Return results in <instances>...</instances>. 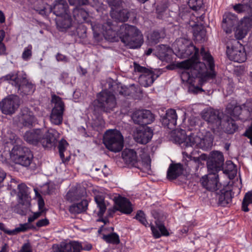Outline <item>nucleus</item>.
<instances>
[{
  "instance_id": "obj_9",
  "label": "nucleus",
  "mask_w": 252,
  "mask_h": 252,
  "mask_svg": "<svg viewBox=\"0 0 252 252\" xmlns=\"http://www.w3.org/2000/svg\"><path fill=\"white\" fill-rule=\"evenodd\" d=\"M20 104V99L17 95H9L0 101V110L5 115H11L15 112Z\"/></svg>"
},
{
  "instance_id": "obj_2",
  "label": "nucleus",
  "mask_w": 252,
  "mask_h": 252,
  "mask_svg": "<svg viewBox=\"0 0 252 252\" xmlns=\"http://www.w3.org/2000/svg\"><path fill=\"white\" fill-rule=\"evenodd\" d=\"M59 135L55 129H49L45 132L43 129L35 128L27 131L24 139L30 144L36 146L40 144L45 148L51 149L55 147Z\"/></svg>"
},
{
  "instance_id": "obj_20",
  "label": "nucleus",
  "mask_w": 252,
  "mask_h": 252,
  "mask_svg": "<svg viewBox=\"0 0 252 252\" xmlns=\"http://www.w3.org/2000/svg\"><path fill=\"white\" fill-rule=\"evenodd\" d=\"M122 157L129 166L139 168V160L136 152L133 149H125L122 152Z\"/></svg>"
},
{
  "instance_id": "obj_30",
  "label": "nucleus",
  "mask_w": 252,
  "mask_h": 252,
  "mask_svg": "<svg viewBox=\"0 0 252 252\" xmlns=\"http://www.w3.org/2000/svg\"><path fill=\"white\" fill-rule=\"evenodd\" d=\"M94 201L97 205V207L99 209V211L97 213V215L99 217L97 221H102L105 223V220L103 219V216L106 210V206L104 202V198L102 195H96L94 197Z\"/></svg>"
},
{
  "instance_id": "obj_54",
  "label": "nucleus",
  "mask_w": 252,
  "mask_h": 252,
  "mask_svg": "<svg viewBox=\"0 0 252 252\" xmlns=\"http://www.w3.org/2000/svg\"><path fill=\"white\" fill-rule=\"evenodd\" d=\"M49 224V220L46 219H43L38 220L36 223V226L38 227H41L48 225Z\"/></svg>"
},
{
  "instance_id": "obj_11",
  "label": "nucleus",
  "mask_w": 252,
  "mask_h": 252,
  "mask_svg": "<svg viewBox=\"0 0 252 252\" xmlns=\"http://www.w3.org/2000/svg\"><path fill=\"white\" fill-rule=\"evenodd\" d=\"M216 172H209V174L202 177L200 182L202 186L208 190L214 193L217 190H219L221 185L219 182V175Z\"/></svg>"
},
{
  "instance_id": "obj_27",
  "label": "nucleus",
  "mask_w": 252,
  "mask_h": 252,
  "mask_svg": "<svg viewBox=\"0 0 252 252\" xmlns=\"http://www.w3.org/2000/svg\"><path fill=\"white\" fill-rule=\"evenodd\" d=\"M157 54L159 59L166 62L172 61V49L166 45L161 44L157 47Z\"/></svg>"
},
{
  "instance_id": "obj_1",
  "label": "nucleus",
  "mask_w": 252,
  "mask_h": 252,
  "mask_svg": "<svg viewBox=\"0 0 252 252\" xmlns=\"http://www.w3.org/2000/svg\"><path fill=\"white\" fill-rule=\"evenodd\" d=\"M176 44L181 58L190 57L177 64L178 67L183 69L180 74L183 82L194 86L195 79L203 83L216 76L214 58L209 51L202 47L199 53V49L185 38L179 39Z\"/></svg>"
},
{
  "instance_id": "obj_25",
  "label": "nucleus",
  "mask_w": 252,
  "mask_h": 252,
  "mask_svg": "<svg viewBox=\"0 0 252 252\" xmlns=\"http://www.w3.org/2000/svg\"><path fill=\"white\" fill-rule=\"evenodd\" d=\"M183 154L187 156L189 159V160L186 162L187 166L189 169L197 170L201 164V160H206L207 158V156L206 154H202L199 157H193L191 155H189L187 152H184Z\"/></svg>"
},
{
  "instance_id": "obj_40",
  "label": "nucleus",
  "mask_w": 252,
  "mask_h": 252,
  "mask_svg": "<svg viewBox=\"0 0 252 252\" xmlns=\"http://www.w3.org/2000/svg\"><path fill=\"white\" fill-rule=\"evenodd\" d=\"M238 126L235 121L231 117H228L226 120L225 128L227 133H234L238 129Z\"/></svg>"
},
{
  "instance_id": "obj_38",
  "label": "nucleus",
  "mask_w": 252,
  "mask_h": 252,
  "mask_svg": "<svg viewBox=\"0 0 252 252\" xmlns=\"http://www.w3.org/2000/svg\"><path fill=\"white\" fill-rule=\"evenodd\" d=\"M82 196L83 194H81L80 189L72 188L66 193L65 199L69 202H73L79 200Z\"/></svg>"
},
{
  "instance_id": "obj_13",
  "label": "nucleus",
  "mask_w": 252,
  "mask_h": 252,
  "mask_svg": "<svg viewBox=\"0 0 252 252\" xmlns=\"http://www.w3.org/2000/svg\"><path fill=\"white\" fill-rule=\"evenodd\" d=\"M223 163V154L219 151L212 152L207 162L208 172H218L222 169Z\"/></svg>"
},
{
  "instance_id": "obj_7",
  "label": "nucleus",
  "mask_w": 252,
  "mask_h": 252,
  "mask_svg": "<svg viewBox=\"0 0 252 252\" xmlns=\"http://www.w3.org/2000/svg\"><path fill=\"white\" fill-rule=\"evenodd\" d=\"M10 156L16 163L23 166L28 167L34 164L33 155L31 151L27 147L14 146L10 153Z\"/></svg>"
},
{
  "instance_id": "obj_21",
  "label": "nucleus",
  "mask_w": 252,
  "mask_h": 252,
  "mask_svg": "<svg viewBox=\"0 0 252 252\" xmlns=\"http://www.w3.org/2000/svg\"><path fill=\"white\" fill-rule=\"evenodd\" d=\"M115 203L116 210L123 214L129 215L133 211L131 202L126 197L119 196L115 198Z\"/></svg>"
},
{
  "instance_id": "obj_64",
  "label": "nucleus",
  "mask_w": 252,
  "mask_h": 252,
  "mask_svg": "<svg viewBox=\"0 0 252 252\" xmlns=\"http://www.w3.org/2000/svg\"><path fill=\"white\" fill-rule=\"evenodd\" d=\"M38 208L40 210L43 208L44 206V202L43 199H40L38 202Z\"/></svg>"
},
{
  "instance_id": "obj_5",
  "label": "nucleus",
  "mask_w": 252,
  "mask_h": 252,
  "mask_svg": "<svg viewBox=\"0 0 252 252\" xmlns=\"http://www.w3.org/2000/svg\"><path fill=\"white\" fill-rule=\"evenodd\" d=\"M117 102L115 95L107 90H102L96 95V99L90 104V108L95 113L99 111L110 113L116 107Z\"/></svg>"
},
{
  "instance_id": "obj_50",
  "label": "nucleus",
  "mask_w": 252,
  "mask_h": 252,
  "mask_svg": "<svg viewBox=\"0 0 252 252\" xmlns=\"http://www.w3.org/2000/svg\"><path fill=\"white\" fill-rule=\"evenodd\" d=\"M107 2L111 7L110 11H113L120 8L122 0H107Z\"/></svg>"
},
{
  "instance_id": "obj_48",
  "label": "nucleus",
  "mask_w": 252,
  "mask_h": 252,
  "mask_svg": "<svg viewBox=\"0 0 252 252\" xmlns=\"http://www.w3.org/2000/svg\"><path fill=\"white\" fill-rule=\"evenodd\" d=\"M134 219L138 220L141 224L144 225L145 226L147 227L148 222L146 219V215L143 211L139 210L137 211Z\"/></svg>"
},
{
  "instance_id": "obj_23",
  "label": "nucleus",
  "mask_w": 252,
  "mask_h": 252,
  "mask_svg": "<svg viewBox=\"0 0 252 252\" xmlns=\"http://www.w3.org/2000/svg\"><path fill=\"white\" fill-rule=\"evenodd\" d=\"M237 16L235 14L229 12L223 15L221 26L226 33H229L232 32L233 28L237 24Z\"/></svg>"
},
{
  "instance_id": "obj_35",
  "label": "nucleus",
  "mask_w": 252,
  "mask_h": 252,
  "mask_svg": "<svg viewBox=\"0 0 252 252\" xmlns=\"http://www.w3.org/2000/svg\"><path fill=\"white\" fill-rule=\"evenodd\" d=\"M200 141L201 138L194 133H190L186 137L184 141L187 148L189 147L198 148V144Z\"/></svg>"
},
{
  "instance_id": "obj_26",
  "label": "nucleus",
  "mask_w": 252,
  "mask_h": 252,
  "mask_svg": "<svg viewBox=\"0 0 252 252\" xmlns=\"http://www.w3.org/2000/svg\"><path fill=\"white\" fill-rule=\"evenodd\" d=\"M183 166L181 163H171L167 172V178L173 180L180 176L183 172Z\"/></svg>"
},
{
  "instance_id": "obj_4",
  "label": "nucleus",
  "mask_w": 252,
  "mask_h": 252,
  "mask_svg": "<svg viewBox=\"0 0 252 252\" xmlns=\"http://www.w3.org/2000/svg\"><path fill=\"white\" fill-rule=\"evenodd\" d=\"M15 87L18 93L24 96L32 94L35 90V86L30 81L25 73L11 72L1 78Z\"/></svg>"
},
{
  "instance_id": "obj_16",
  "label": "nucleus",
  "mask_w": 252,
  "mask_h": 252,
  "mask_svg": "<svg viewBox=\"0 0 252 252\" xmlns=\"http://www.w3.org/2000/svg\"><path fill=\"white\" fill-rule=\"evenodd\" d=\"M202 118L208 124L212 126V129L219 128L221 123V115L217 110L210 109L205 112Z\"/></svg>"
},
{
  "instance_id": "obj_41",
  "label": "nucleus",
  "mask_w": 252,
  "mask_h": 252,
  "mask_svg": "<svg viewBox=\"0 0 252 252\" xmlns=\"http://www.w3.org/2000/svg\"><path fill=\"white\" fill-rule=\"evenodd\" d=\"M193 35L196 41L203 42L206 39V30L203 28H196L194 30Z\"/></svg>"
},
{
  "instance_id": "obj_14",
  "label": "nucleus",
  "mask_w": 252,
  "mask_h": 252,
  "mask_svg": "<svg viewBox=\"0 0 252 252\" xmlns=\"http://www.w3.org/2000/svg\"><path fill=\"white\" fill-rule=\"evenodd\" d=\"M133 67L135 72L141 73L139 79L143 86L147 87L153 84L155 81V74L153 71L135 62L133 63Z\"/></svg>"
},
{
  "instance_id": "obj_31",
  "label": "nucleus",
  "mask_w": 252,
  "mask_h": 252,
  "mask_svg": "<svg viewBox=\"0 0 252 252\" xmlns=\"http://www.w3.org/2000/svg\"><path fill=\"white\" fill-rule=\"evenodd\" d=\"M156 227L153 225L150 224L151 229L152 231L153 236L156 238H159L161 235L168 236L169 232L166 227L160 221H156Z\"/></svg>"
},
{
  "instance_id": "obj_28",
  "label": "nucleus",
  "mask_w": 252,
  "mask_h": 252,
  "mask_svg": "<svg viewBox=\"0 0 252 252\" xmlns=\"http://www.w3.org/2000/svg\"><path fill=\"white\" fill-rule=\"evenodd\" d=\"M56 22L58 29L62 32L66 31L72 25V19L70 14L58 17Z\"/></svg>"
},
{
  "instance_id": "obj_53",
  "label": "nucleus",
  "mask_w": 252,
  "mask_h": 252,
  "mask_svg": "<svg viewBox=\"0 0 252 252\" xmlns=\"http://www.w3.org/2000/svg\"><path fill=\"white\" fill-rule=\"evenodd\" d=\"M56 59L58 62H62L64 63L69 62V60L68 58L60 53H58L56 55Z\"/></svg>"
},
{
  "instance_id": "obj_58",
  "label": "nucleus",
  "mask_w": 252,
  "mask_h": 252,
  "mask_svg": "<svg viewBox=\"0 0 252 252\" xmlns=\"http://www.w3.org/2000/svg\"><path fill=\"white\" fill-rule=\"evenodd\" d=\"M5 177L6 173L0 168V189L3 186V182Z\"/></svg>"
},
{
  "instance_id": "obj_29",
  "label": "nucleus",
  "mask_w": 252,
  "mask_h": 252,
  "mask_svg": "<svg viewBox=\"0 0 252 252\" xmlns=\"http://www.w3.org/2000/svg\"><path fill=\"white\" fill-rule=\"evenodd\" d=\"M35 121V118L32 112L26 108L22 111L21 123L24 126L31 127Z\"/></svg>"
},
{
  "instance_id": "obj_3",
  "label": "nucleus",
  "mask_w": 252,
  "mask_h": 252,
  "mask_svg": "<svg viewBox=\"0 0 252 252\" xmlns=\"http://www.w3.org/2000/svg\"><path fill=\"white\" fill-rule=\"evenodd\" d=\"M118 35L121 41L129 48H139L143 43V34L134 26L122 24L118 30Z\"/></svg>"
},
{
  "instance_id": "obj_33",
  "label": "nucleus",
  "mask_w": 252,
  "mask_h": 252,
  "mask_svg": "<svg viewBox=\"0 0 252 252\" xmlns=\"http://www.w3.org/2000/svg\"><path fill=\"white\" fill-rule=\"evenodd\" d=\"M72 14L74 21L77 24L82 23L86 21L89 16L88 12L77 7L74 8Z\"/></svg>"
},
{
  "instance_id": "obj_60",
  "label": "nucleus",
  "mask_w": 252,
  "mask_h": 252,
  "mask_svg": "<svg viewBox=\"0 0 252 252\" xmlns=\"http://www.w3.org/2000/svg\"><path fill=\"white\" fill-rule=\"evenodd\" d=\"M68 78V73L65 72H62L59 77V80L65 83Z\"/></svg>"
},
{
  "instance_id": "obj_19",
  "label": "nucleus",
  "mask_w": 252,
  "mask_h": 252,
  "mask_svg": "<svg viewBox=\"0 0 252 252\" xmlns=\"http://www.w3.org/2000/svg\"><path fill=\"white\" fill-rule=\"evenodd\" d=\"M177 115L175 110L169 109L165 114L161 116V121L162 125L170 129H173L177 124Z\"/></svg>"
},
{
  "instance_id": "obj_42",
  "label": "nucleus",
  "mask_w": 252,
  "mask_h": 252,
  "mask_svg": "<svg viewBox=\"0 0 252 252\" xmlns=\"http://www.w3.org/2000/svg\"><path fill=\"white\" fill-rule=\"evenodd\" d=\"M102 239L107 243L114 245H118L120 242L119 235L115 232L107 235L103 234Z\"/></svg>"
},
{
  "instance_id": "obj_24",
  "label": "nucleus",
  "mask_w": 252,
  "mask_h": 252,
  "mask_svg": "<svg viewBox=\"0 0 252 252\" xmlns=\"http://www.w3.org/2000/svg\"><path fill=\"white\" fill-rule=\"evenodd\" d=\"M153 132L150 127H143L137 130L135 134L134 138L137 143L146 144L148 143L152 138Z\"/></svg>"
},
{
  "instance_id": "obj_10",
  "label": "nucleus",
  "mask_w": 252,
  "mask_h": 252,
  "mask_svg": "<svg viewBox=\"0 0 252 252\" xmlns=\"http://www.w3.org/2000/svg\"><path fill=\"white\" fill-rule=\"evenodd\" d=\"M231 47L227 46L226 54L230 60L238 63L244 62L247 59L244 47L238 41Z\"/></svg>"
},
{
  "instance_id": "obj_32",
  "label": "nucleus",
  "mask_w": 252,
  "mask_h": 252,
  "mask_svg": "<svg viewBox=\"0 0 252 252\" xmlns=\"http://www.w3.org/2000/svg\"><path fill=\"white\" fill-rule=\"evenodd\" d=\"M88 206V201L83 199L81 202L72 204L69 207V211L71 214H78L85 212Z\"/></svg>"
},
{
  "instance_id": "obj_18",
  "label": "nucleus",
  "mask_w": 252,
  "mask_h": 252,
  "mask_svg": "<svg viewBox=\"0 0 252 252\" xmlns=\"http://www.w3.org/2000/svg\"><path fill=\"white\" fill-rule=\"evenodd\" d=\"M50 10L58 17L70 14L68 5L65 0H55L50 7Z\"/></svg>"
},
{
  "instance_id": "obj_6",
  "label": "nucleus",
  "mask_w": 252,
  "mask_h": 252,
  "mask_svg": "<svg viewBox=\"0 0 252 252\" xmlns=\"http://www.w3.org/2000/svg\"><path fill=\"white\" fill-rule=\"evenodd\" d=\"M103 141L109 150L115 153L121 151L124 146L123 136L117 129L107 130L103 136Z\"/></svg>"
},
{
  "instance_id": "obj_61",
  "label": "nucleus",
  "mask_w": 252,
  "mask_h": 252,
  "mask_svg": "<svg viewBox=\"0 0 252 252\" xmlns=\"http://www.w3.org/2000/svg\"><path fill=\"white\" fill-rule=\"evenodd\" d=\"M244 135H252V123L249 128L246 130Z\"/></svg>"
},
{
  "instance_id": "obj_8",
  "label": "nucleus",
  "mask_w": 252,
  "mask_h": 252,
  "mask_svg": "<svg viewBox=\"0 0 252 252\" xmlns=\"http://www.w3.org/2000/svg\"><path fill=\"white\" fill-rule=\"evenodd\" d=\"M51 101L54 104L50 115L51 123L56 125L62 124L63 114L64 111V104L61 97L55 94L52 95Z\"/></svg>"
},
{
  "instance_id": "obj_34",
  "label": "nucleus",
  "mask_w": 252,
  "mask_h": 252,
  "mask_svg": "<svg viewBox=\"0 0 252 252\" xmlns=\"http://www.w3.org/2000/svg\"><path fill=\"white\" fill-rule=\"evenodd\" d=\"M110 15L112 18L121 22L126 21L129 18V13L126 10H116L110 11Z\"/></svg>"
},
{
  "instance_id": "obj_17",
  "label": "nucleus",
  "mask_w": 252,
  "mask_h": 252,
  "mask_svg": "<svg viewBox=\"0 0 252 252\" xmlns=\"http://www.w3.org/2000/svg\"><path fill=\"white\" fill-rule=\"evenodd\" d=\"M103 34L105 38L110 41L115 42L119 40L118 30L117 27L110 21H107L102 25Z\"/></svg>"
},
{
  "instance_id": "obj_43",
  "label": "nucleus",
  "mask_w": 252,
  "mask_h": 252,
  "mask_svg": "<svg viewBox=\"0 0 252 252\" xmlns=\"http://www.w3.org/2000/svg\"><path fill=\"white\" fill-rule=\"evenodd\" d=\"M165 35L163 31H155L150 35V41L152 43L157 44L163 39Z\"/></svg>"
},
{
  "instance_id": "obj_51",
  "label": "nucleus",
  "mask_w": 252,
  "mask_h": 252,
  "mask_svg": "<svg viewBox=\"0 0 252 252\" xmlns=\"http://www.w3.org/2000/svg\"><path fill=\"white\" fill-rule=\"evenodd\" d=\"M29 229L28 223L20 224L19 227L12 230V235H15L20 232H25Z\"/></svg>"
},
{
  "instance_id": "obj_57",
  "label": "nucleus",
  "mask_w": 252,
  "mask_h": 252,
  "mask_svg": "<svg viewBox=\"0 0 252 252\" xmlns=\"http://www.w3.org/2000/svg\"><path fill=\"white\" fill-rule=\"evenodd\" d=\"M20 252H32L31 246L30 243H26L23 245Z\"/></svg>"
},
{
  "instance_id": "obj_15",
  "label": "nucleus",
  "mask_w": 252,
  "mask_h": 252,
  "mask_svg": "<svg viewBox=\"0 0 252 252\" xmlns=\"http://www.w3.org/2000/svg\"><path fill=\"white\" fill-rule=\"evenodd\" d=\"M132 119L135 124L145 126L151 124L154 121L155 117L151 111L142 109L134 112Z\"/></svg>"
},
{
  "instance_id": "obj_62",
  "label": "nucleus",
  "mask_w": 252,
  "mask_h": 252,
  "mask_svg": "<svg viewBox=\"0 0 252 252\" xmlns=\"http://www.w3.org/2000/svg\"><path fill=\"white\" fill-rule=\"evenodd\" d=\"M5 21V17L3 12L0 10V23H4Z\"/></svg>"
},
{
  "instance_id": "obj_59",
  "label": "nucleus",
  "mask_w": 252,
  "mask_h": 252,
  "mask_svg": "<svg viewBox=\"0 0 252 252\" xmlns=\"http://www.w3.org/2000/svg\"><path fill=\"white\" fill-rule=\"evenodd\" d=\"M0 230L8 235H12V230L7 229L5 224L2 222H0Z\"/></svg>"
},
{
  "instance_id": "obj_46",
  "label": "nucleus",
  "mask_w": 252,
  "mask_h": 252,
  "mask_svg": "<svg viewBox=\"0 0 252 252\" xmlns=\"http://www.w3.org/2000/svg\"><path fill=\"white\" fill-rule=\"evenodd\" d=\"M234 10L238 13L251 11L252 8L251 4L248 3L236 4L233 6Z\"/></svg>"
},
{
  "instance_id": "obj_52",
  "label": "nucleus",
  "mask_w": 252,
  "mask_h": 252,
  "mask_svg": "<svg viewBox=\"0 0 252 252\" xmlns=\"http://www.w3.org/2000/svg\"><path fill=\"white\" fill-rule=\"evenodd\" d=\"M86 28L83 25H79L76 29L77 35L81 38L86 37Z\"/></svg>"
},
{
  "instance_id": "obj_12",
  "label": "nucleus",
  "mask_w": 252,
  "mask_h": 252,
  "mask_svg": "<svg viewBox=\"0 0 252 252\" xmlns=\"http://www.w3.org/2000/svg\"><path fill=\"white\" fill-rule=\"evenodd\" d=\"M218 205L222 207L228 206L231 203L233 194L232 189L229 186L223 187L222 189L217 190L214 193Z\"/></svg>"
},
{
  "instance_id": "obj_55",
  "label": "nucleus",
  "mask_w": 252,
  "mask_h": 252,
  "mask_svg": "<svg viewBox=\"0 0 252 252\" xmlns=\"http://www.w3.org/2000/svg\"><path fill=\"white\" fill-rule=\"evenodd\" d=\"M42 211L34 213L32 216H31L28 218V222L31 223L34 220L38 218L41 215Z\"/></svg>"
},
{
  "instance_id": "obj_49",
  "label": "nucleus",
  "mask_w": 252,
  "mask_h": 252,
  "mask_svg": "<svg viewBox=\"0 0 252 252\" xmlns=\"http://www.w3.org/2000/svg\"><path fill=\"white\" fill-rule=\"evenodd\" d=\"M188 5L193 10H199L203 5L202 0H189Z\"/></svg>"
},
{
  "instance_id": "obj_22",
  "label": "nucleus",
  "mask_w": 252,
  "mask_h": 252,
  "mask_svg": "<svg viewBox=\"0 0 252 252\" xmlns=\"http://www.w3.org/2000/svg\"><path fill=\"white\" fill-rule=\"evenodd\" d=\"M82 246L77 242H62L54 248L55 252H81Z\"/></svg>"
},
{
  "instance_id": "obj_47",
  "label": "nucleus",
  "mask_w": 252,
  "mask_h": 252,
  "mask_svg": "<svg viewBox=\"0 0 252 252\" xmlns=\"http://www.w3.org/2000/svg\"><path fill=\"white\" fill-rule=\"evenodd\" d=\"M32 46L31 44H29L24 49L22 54V58L24 61H28L32 58Z\"/></svg>"
},
{
  "instance_id": "obj_45",
  "label": "nucleus",
  "mask_w": 252,
  "mask_h": 252,
  "mask_svg": "<svg viewBox=\"0 0 252 252\" xmlns=\"http://www.w3.org/2000/svg\"><path fill=\"white\" fill-rule=\"evenodd\" d=\"M250 204H252V191H248L245 194L242 203V210L245 212H249L248 206Z\"/></svg>"
},
{
  "instance_id": "obj_37",
  "label": "nucleus",
  "mask_w": 252,
  "mask_h": 252,
  "mask_svg": "<svg viewBox=\"0 0 252 252\" xmlns=\"http://www.w3.org/2000/svg\"><path fill=\"white\" fill-rule=\"evenodd\" d=\"M213 140V135L210 133H207L203 137L201 138L198 148L204 150L209 149L212 146Z\"/></svg>"
},
{
  "instance_id": "obj_56",
  "label": "nucleus",
  "mask_w": 252,
  "mask_h": 252,
  "mask_svg": "<svg viewBox=\"0 0 252 252\" xmlns=\"http://www.w3.org/2000/svg\"><path fill=\"white\" fill-rule=\"evenodd\" d=\"M35 10L38 12V13L41 15H45L46 12V7L44 4L41 6V7L35 6Z\"/></svg>"
},
{
  "instance_id": "obj_63",
  "label": "nucleus",
  "mask_w": 252,
  "mask_h": 252,
  "mask_svg": "<svg viewBox=\"0 0 252 252\" xmlns=\"http://www.w3.org/2000/svg\"><path fill=\"white\" fill-rule=\"evenodd\" d=\"M89 3L88 0H78V2L76 4V5H87Z\"/></svg>"
},
{
  "instance_id": "obj_39",
  "label": "nucleus",
  "mask_w": 252,
  "mask_h": 252,
  "mask_svg": "<svg viewBox=\"0 0 252 252\" xmlns=\"http://www.w3.org/2000/svg\"><path fill=\"white\" fill-rule=\"evenodd\" d=\"M226 111L231 116V118L233 117L237 119L241 114L242 108L240 106H234L232 104H229L226 107Z\"/></svg>"
},
{
  "instance_id": "obj_44",
  "label": "nucleus",
  "mask_w": 252,
  "mask_h": 252,
  "mask_svg": "<svg viewBox=\"0 0 252 252\" xmlns=\"http://www.w3.org/2000/svg\"><path fill=\"white\" fill-rule=\"evenodd\" d=\"M18 195L21 200H27L29 197V188L25 184H21L18 186Z\"/></svg>"
},
{
  "instance_id": "obj_36",
  "label": "nucleus",
  "mask_w": 252,
  "mask_h": 252,
  "mask_svg": "<svg viewBox=\"0 0 252 252\" xmlns=\"http://www.w3.org/2000/svg\"><path fill=\"white\" fill-rule=\"evenodd\" d=\"M68 145V144L66 140L62 139L59 141L58 146L60 158L62 162L64 163L69 161L70 159V155L67 156L66 158L64 157V152L66 151Z\"/></svg>"
}]
</instances>
